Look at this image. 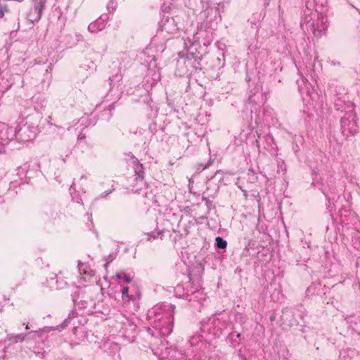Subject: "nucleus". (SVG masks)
Here are the masks:
<instances>
[{
    "mask_svg": "<svg viewBox=\"0 0 360 360\" xmlns=\"http://www.w3.org/2000/svg\"><path fill=\"white\" fill-rule=\"evenodd\" d=\"M324 3L326 0H322L320 5L316 4L314 9H312L311 4L307 2L301 22L302 29L306 32H311L316 37H321L328 29V20L326 15V8L324 7Z\"/></svg>",
    "mask_w": 360,
    "mask_h": 360,
    "instance_id": "nucleus-1",
    "label": "nucleus"
},
{
    "mask_svg": "<svg viewBox=\"0 0 360 360\" xmlns=\"http://www.w3.org/2000/svg\"><path fill=\"white\" fill-rule=\"evenodd\" d=\"M108 17L107 15H101L98 19L90 23L88 26V30L90 32H96L103 30L106 25Z\"/></svg>",
    "mask_w": 360,
    "mask_h": 360,
    "instance_id": "nucleus-2",
    "label": "nucleus"
},
{
    "mask_svg": "<svg viewBox=\"0 0 360 360\" xmlns=\"http://www.w3.org/2000/svg\"><path fill=\"white\" fill-rule=\"evenodd\" d=\"M161 27L162 31H165L169 34H175L179 30V27L174 18H167Z\"/></svg>",
    "mask_w": 360,
    "mask_h": 360,
    "instance_id": "nucleus-3",
    "label": "nucleus"
},
{
    "mask_svg": "<svg viewBox=\"0 0 360 360\" xmlns=\"http://www.w3.org/2000/svg\"><path fill=\"white\" fill-rule=\"evenodd\" d=\"M153 48L155 49L156 52L162 53L166 49L165 43L160 40L159 37L157 36L153 39L148 50L153 51Z\"/></svg>",
    "mask_w": 360,
    "mask_h": 360,
    "instance_id": "nucleus-4",
    "label": "nucleus"
},
{
    "mask_svg": "<svg viewBox=\"0 0 360 360\" xmlns=\"http://www.w3.org/2000/svg\"><path fill=\"white\" fill-rule=\"evenodd\" d=\"M41 8H34V11H31L28 15L29 20L32 22L37 20L41 18Z\"/></svg>",
    "mask_w": 360,
    "mask_h": 360,
    "instance_id": "nucleus-5",
    "label": "nucleus"
},
{
    "mask_svg": "<svg viewBox=\"0 0 360 360\" xmlns=\"http://www.w3.org/2000/svg\"><path fill=\"white\" fill-rule=\"evenodd\" d=\"M12 6L0 1V18H3L6 13L11 12Z\"/></svg>",
    "mask_w": 360,
    "mask_h": 360,
    "instance_id": "nucleus-6",
    "label": "nucleus"
},
{
    "mask_svg": "<svg viewBox=\"0 0 360 360\" xmlns=\"http://www.w3.org/2000/svg\"><path fill=\"white\" fill-rule=\"evenodd\" d=\"M216 245L219 248L224 249L227 246V242L221 237L218 236L216 238Z\"/></svg>",
    "mask_w": 360,
    "mask_h": 360,
    "instance_id": "nucleus-7",
    "label": "nucleus"
},
{
    "mask_svg": "<svg viewBox=\"0 0 360 360\" xmlns=\"http://www.w3.org/2000/svg\"><path fill=\"white\" fill-rule=\"evenodd\" d=\"M117 1L115 0H110L107 4V10L108 12L113 13L117 8Z\"/></svg>",
    "mask_w": 360,
    "mask_h": 360,
    "instance_id": "nucleus-8",
    "label": "nucleus"
},
{
    "mask_svg": "<svg viewBox=\"0 0 360 360\" xmlns=\"http://www.w3.org/2000/svg\"><path fill=\"white\" fill-rule=\"evenodd\" d=\"M197 42L195 39H187V41H184L185 48L189 51L191 48H192L193 46H195V44Z\"/></svg>",
    "mask_w": 360,
    "mask_h": 360,
    "instance_id": "nucleus-9",
    "label": "nucleus"
},
{
    "mask_svg": "<svg viewBox=\"0 0 360 360\" xmlns=\"http://www.w3.org/2000/svg\"><path fill=\"white\" fill-rule=\"evenodd\" d=\"M135 172L139 176V177L143 179V167L142 165H139L138 162L136 163V167H135Z\"/></svg>",
    "mask_w": 360,
    "mask_h": 360,
    "instance_id": "nucleus-10",
    "label": "nucleus"
},
{
    "mask_svg": "<svg viewBox=\"0 0 360 360\" xmlns=\"http://www.w3.org/2000/svg\"><path fill=\"white\" fill-rule=\"evenodd\" d=\"M85 264L81 262H79L78 263V269L80 274H86V269L84 268Z\"/></svg>",
    "mask_w": 360,
    "mask_h": 360,
    "instance_id": "nucleus-11",
    "label": "nucleus"
},
{
    "mask_svg": "<svg viewBox=\"0 0 360 360\" xmlns=\"http://www.w3.org/2000/svg\"><path fill=\"white\" fill-rule=\"evenodd\" d=\"M128 292H129V288L128 287H124L122 290V294L123 296H127L128 297L129 295H128Z\"/></svg>",
    "mask_w": 360,
    "mask_h": 360,
    "instance_id": "nucleus-12",
    "label": "nucleus"
},
{
    "mask_svg": "<svg viewBox=\"0 0 360 360\" xmlns=\"http://www.w3.org/2000/svg\"><path fill=\"white\" fill-rule=\"evenodd\" d=\"M123 278L124 279V281L126 283H130L131 281V278L129 276L125 275V274H123Z\"/></svg>",
    "mask_w": 360,
    "mask_h": 360,
    "instance_id": "nucleus-13",
    "label": "nucleus"
},
{
    "mask_svg": "<svg viewBox=\"0 0 360 360\" xmlns=\"http://www.w3.org/2000/svg\"><path fill=\"white\" fill-rule=\"evenodd\" d=\"M146 236H147V237H148V238H147V240H150V237H153V238H155V236H153V234H152V233H146Z\"/></svg>",
    "mask_w": 360,
    "mask_h": 360,
    "instance_id": "nucleus-14",
    "label": "nucleus"
},
{
    "mask_svg": "<svg viewBox=\"0 0 360 360\" xmlns=\"http://www.w3.org/2000/svg\"><path fill=\"white\" fill-rule=\"evenodd\" d=\"M122 274H116V278H123Z\"/></svg>",
    "mask_w": 360,
    "mask_h": 360,
    "instance_id": "nucleus-15",
    "label": "nucleus"
},
{
    "mask_svg": "<svg viewBox=\"0 0 360 360\" xmlns=\"http://www.w3.org/2000/svg\"><path fill=\"white\" fill-rule=\"evenodd\" d=\"M134 158V162L137 161V158Z\"/></svg>",
    "mask_w": 360,
    "mask_h": 360,
    "instance_id": "nucleus-16",
    "label": "nucleus"
}]
</instances>
